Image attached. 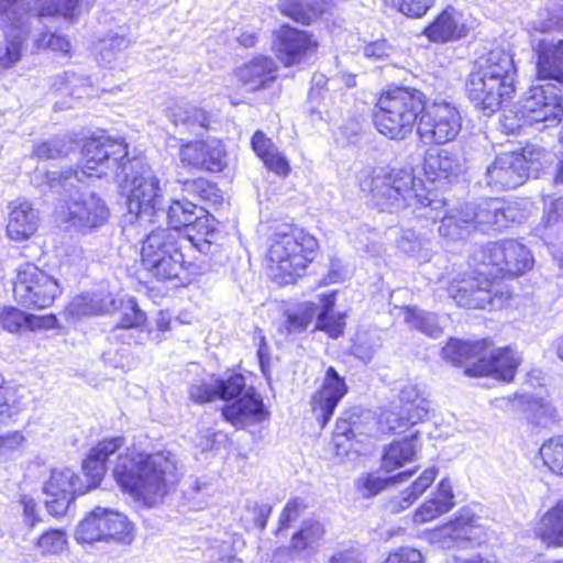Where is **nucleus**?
Here are the masks:
<instances>
[{"instance_id":"58","label":"nucleus","mask_w":563,"mask_h":563,"mask_svg":"<svg viewBox=\"0 0 563 563\" xmlns=\"http://www.w3.org/2000/svg\"><path fill=\"white\" fill-rule=\"evenodd\" d=\"M214 227L211 223V219L208 214H197V220H194V222L190 224L189 229L187 230V235L189 239L194 242L195 238L191 235V232H196L197 235H199L198 240H202L203 242L210 244L209 238H211L214 234Z\"/></svg>"},{"instance_id":"40","label":"nucleus","mask_w":563,"mask_h":563,"mask_svg":"<svg viewBox=\"0 0 563 563\" xmlns=\"http://www.w3.org/2000/svg\"><path fill=\"white\" fill-rule=\"evenodd\" d=\"M95 0H47L38 9V16L60 15L74 20L87 10Z\"/></svg>"},{"instance_id":"33","label":"nucleus","mask_w":563,"mask_h":563,"mask_svg":"<svg viewBox=\"0 0 563 563\" xmlns=\"http://www.w3.org/2000/svg\"><path fill=\"white\" fill-rule=\"evenodd\" d=\"M276 66L272 58L258 56L239 69L240 80L251 90L265 87L276 78Z\"/></svg>"},{"instance_id":"56","label":"nucleus","mask_w":563,"mask_h":563,"mask_svg":"<svg viewBox=\"0 0 563 563\" xmlns=\"http://www.w3.org/2000/svg\"><path fill=\"white\" fill-rule=\"evenodd\" d=\"M146 321L145 313L139 308L135 299L130 298L123 305L119 329L139 328Z\"/></svg>"},{"instance_id":"21","label":"nucleus","mask_w":563,"mask_h":563,"mask_svg":"<svg viewBox=\"0 0 563 563\" xmlns=\"http://www.w3.org/2000/svg\"><path fill=\"white\" fill-rule=\"evenodd\" d=\"M471 71L499 81L515 84L516 67L512 55L499 46L483 52L475 59Z\"/></svg>"},{"instance_id":"42","label":"nucleus","mask_w":563,"mask_h":563,"mask_svg":"<svg viewBox=\"0 0 563 563\" xmlns=\"http://www.w3.org/2000/svg\"><path fill=\"white\" fill-rule=\"evenodd\" d=\"M413 474L412 471H405L394 476L383 478L376 473H368L358 479V485L364 497L369 498L376 496L391 484H398L407 481Z\"/></svg>"},{"instance_id":"6","label":"nucleus","mask_w":563,"mask_h":563,"mask_svg":"<svg viewBox=\"0 0 563 563\" xmlns=\"http://www.w3.org/2000/svg\"><path fill=\"white\" fill-rule=\"evenodd\" d=\"M560 29H563L562 3H551L540 9L537 16L526 25L530 46L537 58L538 79L548 80L558 89H563V40L539 36V33Z\"/></svg>"},{"instance_id":"54","label":"nucleus","mask_w":563,"mask_h":563,"mask_svg":"<svg viewBox=\"0 0 563 563\" xmlns=\"http://www.w3.org/2000/svg\"><path fill=\"white\" fill-rule=\"evenodd\" d=\"M435 0H384L387 5L411 18H421L433 5Z\"/></svg>"},{"instance_id":"35","label":"nucleus","mask_w":563,"mask_h":563,"mask_svg":"<svg viewBox=\"0 0 563 563\" xmlns=\"http://www.w3.org/2000/svg\"><path fill=\"white\" fill-rule=\"evenodd\" d=\"M90 488L89 485L85 488L70 468H60L52 471L49 479L45 483L44 493L47 496L68 495L75 498V495L85 494Z\"/></svg>"},{"instance_id":"8","label":"nucleus","mask_w":563,"mask_h":563,"mask_svg":"<svg viewBox=\"0 0 563 563\" xmlns=\"http://www.w3.org/2000/svg\"><path fill=\"white\" fill-rule=\"evenodd\" d=\"M318 249L317 240L301 228L280 224L268 250L269 269L279 284H290L306 269Z\"/></svg>"},{"instance_id":"24","label":"nucleus","mask_w":563,"mask_h":563,"mask_svg":"<svg viewBox=\"0 0 563 563\" xmlns=\"http://www.w3.org/2000/svg\"><path fill=\"white\" fill-rule=\"evenodd\" d=\"M8 209V236L14 241H24L30 239L38 228V211L33 208L31 202L22 199L11 201Z\"/></svg>"},{"instance_id":"31","label":"nucleus","mask_w":563,"mask_h":563,"mask_svg":"<svg viewBox=\"0 0 563 563\" xmlns=\"http://www.w3.org/2000/svg\"><path fill=\"white\" fill-rule=\"evenodd\" d=\"M536 538L547 547H563V499L547 510L533 528Z\"/></svg>"},{"instance_id":"50","label":"nucleus","mask_w":563,"mask_h":563,"mask_svg":"<svg viewBox=\"0 0 563 563\" xmlns=\"http://www.w3.org/2000/svg\"><path fill=\"white\" fill-rule=\"evenodd\" d=\"M437 474L438 471L434 467L424 470L412 485L401 493L400 508L406 509L418 499L434 482Z\"/></svg>"},{"instance_id":"53","label":"nucleus","mask_w":563,"mask_h":563,"mask_svg":"<svg viewBox=\"0 0 563 563\" xmlns=\"http://www.w3.org/2000/svg\"><path fill=\"white\" fill-rule=\"evenodd\" d=\"M37 548L43 555L62 553L67 545V537L62 530H49L37 540Z\"/></svg>"},{"instance_id":"17","label":"nucleus","mask_w":563,"mask_h":563,"mask_svg":"<svg viewBox=\"0 0 563 563\" xmlns=\"http://www.w3.org/2000/svg\"><path fill=\"white\" fill-rule=\"evenodd\" d=\"M466 91L474 106L493 113L515 92V84L499 81L471 71L466 80Z\"/></svg>"},{"instance_id":"34","label":"nucleus","mask_w":563,"mask_h":563,"mask_svg":"<svg viewBox=\"0 0 563 563\" xmlns=\"http://www.w3.org/2000/svg\"><path fill=\"white\" fill-rule=\"evenodd\" d=\"M117 308L115 299L111 295H81L74 298L66 308L73 318H81L91 314L109 313Z\"/></svg>"},{"instance_id":"27","label":"nucleus","mask_w":563,"mask_h":563,"mask_svg":"<svg viewBox=\"0 0 563 563\" xmlns=\"http://www.w3.org/2000/svg\"><path fill=\"white\" fill-rule=\"evenodd\" d=\"M223 417L236 427L258 423L264 419V405L253 389H246L241 398L222 410Z\"/></svg>"},{"instance_id":"25","label":"nucleus","mask_w":563,"mask_h":563,"mask_svg":"<svg viewBox=\"0 0 563 563\" xmlns=\"http://www.w3.org/2000/svg\"><path fill=\"white\" fill-rule=\"evenodd\" d=\"M442 538V547H465L467 543H479L483 538V529L478 525V518L465 514L441 527L438 531Z\"/></svg>"},{"instance_id":"15","label":"nucleus","mask_w":563,"mask_h":563,"mask_svg":"<svg viewBox=\"0 0 563 563\" xmlns=\"http://www.w3.org/2000/svg\"><path fill=\"white\" fill-rule=\"evenodd\" d=\"M539 151L525 148L522 153H503L487 167L486 185L496 190L514 189L525 183Z\"/></svg>"},{"instance_id":"61","label":"nucleus","mask_w":563,"mask_h":563,"mask_svg":"<svg viewBox=\"0 0 563 563\" xmlns=\"http://www.w3.org/2000/svg\"><path fill=\"white\" fill-rule=\"evenodd\" d=\"M262 161L269 170L279 176L285 177L290 172V166L286 157L278 151V148L264 157Z\"/></svg>"},{"instance_id":"39","label":"nucleus","mask_w":563,"mask_h":563,"mask_svg":"<svg viewBox=\"0 0 563 563\" xmlns=\"http://www.w3.org/2000/svg\"><path fill=\"white\" fill-rule=\"evenodd\" d=\"M417 449L411 440H402L390 443L383 453L382 468L389 473L402 467L406 463L416 459Z\"/></svg>"},{"instance_id":"55","label":"nucleus","mask_w":563,"mask_h":563,"mask_svg":"<svg viewBox=\"0 0 563 563\" xmlns=\"http://www.w3.org/2000/svg\"><path fill=\"white\" fill-rule=\"evenodd\" d=\"M218 398L233 399L245 388V379L241 374H232L225 379L216 380Z\"/></svg>"},{"instance_id":"46","label":"nucleus","mask_w":563,"mask_h":563,"mask_svg":"<svg viewBox=\"0 0 563 563\" xmlns=\"http://www.w3.org/2000/svg\"><path fill=\"white\" fill-rule=\"evenodd\" d=\"M130 45V40L117 32H111L97 43L99 60L107 66H111L118 55Z\"/></svg>"},{"instance_id":"63","label":"nucleus","mask_w":563,"mask_h":563,"mask_svg":"<svg viewBox=\"0 0 563 563\" xmlns=\"http://www.w3.org/2000/svg\"><path fill=\"white\" fill-rule=\"evenodd\" d=\"M385 563H422V555L413 548H400L390 553Z\"/></svg>"},{"instance_id":"5","label":"nucleus","mask_w":563,"mask_h":563,"mask_svg":"<svg viewBox=\"0 0 563 563\" xmlns=\"http://www.w3.org/2000/svg\"><path fill=\"white\" fill-rule=\"evenodd\" d=\"M489 340L466 342L451 339L442 349V356L456 366L465 367L468 376L492 375L510 382L521 362V357L510 347H500L489 352Z\"/></svg>"},{"instance_id":"29","label":"nucleus","mask_w":563,"mask_h":563,"mask_svg":"<svg viewBox=\"0 0 563 563\" xmlns=\"http://www.w3.org/2000/svg\"><path fill=\"white\" fill-rule=\"evenodd\" d=\"M424 35L435 43L457 40L465 34L462 16L453 7L444 9L423 31Z\"/></svg>"},{"instance_id":"9","label":"nucleus","mask_w":563,"mask_h":563,"mask_svg":"<svg viewBox=\"0 0 563 563\" xmlns=\"http://www.w3.org/2000/svg\"><path fill=\"white\" fill-rule=\"evenodd\" d=\"M562 91L552 82L532 86L514 109L505 111L504 128L509 133H516L525 125L556 124L563 115Z\"/></svg>"},{"instance_id":"37","label":"nucleus","mask_w":563,"mask_h":563,"mask_svg":"<svg viewBox=\"0 0 563 563\" xmlns=\"http://www.w3.org/2000/svg\"><path fill=\"white\" fill-rule=\"evenodd\" d=\"M324 533L325 530L321 522L305 520L301 528L291 537L290 548L296 552L314 553L319 549Z\"/></svg>"},{"instance_id":"36","label":"nucleus","mask_w":563,"mask_h":563,"mask_svg":"<svg viewBox=\"0 0 563 563\" xmlns=\"http://www.w3.org/2000/svg\"><path fill=\"white\" fill-rule=\"evenodd\" d=\"M282 14L301 24H310L323 12L321 0H279Z\"/></svg>"},{"instance_id":"19","label":"nucleus","mask_w":563,"mask_h":563,"mask_svg":"<svg viewBox=\"0 0 563 563\" xmlns=\"http://www.w3.org/2000/svg\"><path fill=\"white\" fill-rule=\"evenodd\" d=\"M465 205L468 210L467 216L475 224V231L483 233L500 230L517 219V212L510 203L498 198H485Z\"/></svg>"},{"instance_id":"62","label":"nucleus","mask_w":563,"mask_h":563,"mask_svg":"<svg viewBox=\"0 0 563 563\" xmlns=\"http://www.w3.org/2000/svg\"><path fill=\"white\" fill-rule=\"evenodd\" d=\"M252 148L256 155L263 159L271 153L275 152L277 147L273 141L265 135L262 131H256L251 140Z\"/></svg>"},{"instance_id":"44","label":"nucleus","mask_w":563,"mask_h":563,"mask_svg":"<svg viewBox=\"0 0 563 563\" xmlns=\"http://www.w3.org/2000/svg\"><path fill=\"white\" fill-rule=\"evenodd\" d=\"M18 388L7 385L0 376V424H7L23 410Z\"/></svg>"},{"instance_id":"52","label":"nucleus","mask_w":563,"mask_h":563,"mask_svg":"<svg viewBox=\"0 0 563 563\" xmlns=\"http://www.w3.org/2000/svg\"><path fill=\"white\" fill-rule=\"evenodd\" d=\"M319 310V305L314 302H305L299 312L287 314L286 329L289 334L300 333L312 321Z\"/></svg>"},{"instance_id":"57","label":"nucleus","mask_w":563,"mask_h":563,"mask_svg":"<svg viewBox=\"0 0 563 563\" xmlns=\"http://www.w3.org/2000/svg\"><path fill=\"white\" fill-rule=\"evenodd\" d=\"M306 508V505L301 498H294L289 500L284 507L279 520H278V530H285L290 527V525L296 521L301 511Z\"/></svg>"},{"instance_id":"1","label":"nucleus","mask_w":563,"mask_h":563,"mask_svg":"<svg viewBox=\"0 0 563 563\" xmlns=\"http://www.w3.org/2000/svg\"><path fill=\"white\" fill-rule=\"evenodd\" d=\"M112 173L126 195V208L141 221H153L163 211L159 178L142 157L128 158L123 141L106 135L87 140L82 147V167L47 172L45 178L52 191H70L78 185H89L92 177Z\"/></svg>"},{"instance_id":"28","label":"nucleus","mask_w":563,"mask_h":563,"mask_svg":"<svg viewBox=\"0 0 563 563\" xmlns=\"http://www.w3.org/2000/svg\"><path fill=\"white\" fill-rule=\"evenodd\" d=\"M159 187L162 189V192L164 194V188L161 185ZM162 208V213L155 216L153 221H141L140 219H137L135 214H129L131 216V219H134L140 225L155 223L159 221L161 218H164L166 216L167 222L170 225V228H168L167 230H174L180 234L179 230L181 228H186V230H188L194 220H197V211H199L200 213L205 212L202 208L198 209L194 202H190L188 200H174L169 205L168 209L165 210L164 195Z\"/></svg>"},{"instance_id":"30","label":"nucleus","mask_w":563,"mask_h":563,"mask_svg":"<svg viewBox=\"0 0 563 563\" xmlns=\"http://www.w3.org/2000/svg\"><path fill=\"white\" fill-rule=\"evenodd\" d=\"M170 122L180 130L190 134H200L208 128L210 117L203 109L189 102H177L167 112Z\"/></svg>"},{"instance_id":"47","label":"nucleus","mask_w":563,"mask_h":563,"mask_svg":"<svg viewBox=\"0 0 563 563\" xmlns=\"http://www.w3.org/2000/svg\"><path fill=\"white\" fill-rule=\"evenodd\" d=\"M540 455L553 473L563 475V435L545 441L540 448Z\"/></svg>"},{"instance_id":"7","label":"nucleus","mask_w":563,"mask_h":563,"mask_svg":"<svg viewBox=\"0 0 563 563\" xmlns=\"http://www.w3.org/2000/svg\"><path fill=\"white\" fill-rule=\"evenodd\" d=\"M423 109L424 93L420 90L406 87L387 89L376 102L374 126L389 140H406L418 125Z\"/></svg>"},{"instance_id":"41","label":"nucleus","mask_w":563,"mask_h":563,"mask_svg":"<svg viewBox=\"0 0 563 563\" xmlns=\"http://www.w3.org/2000/svg\"><path fill=\"white\" fill-rule=\"evenodd\" d=\"M29 29L20 27L19 31L5 30V44L0 47V66L9 68L21 58L23 43L29 36Z\"/></svg>"},{"instance_id":"10","label":"nucleus","mask_w":563,"mask_h":563,"mask_svg":"<svg viewBox=\"0 0 563 563\" xmlns=\"http://www.w3.org/2000/svg\"><path fill=\"white\" fill-rule=\"evenodd\" d=\"M180 234L174 230L152 231L143 241L141 261L143 267L157 280L181 278L194 274L192 264L184 260Z\"/></svg>"},{"instance_id":"32","label":"nucleus","mask_w":563,"mask_h":563,"mask_svg":"<svg viewBox=\"0 0 563 563\" xmlns=\"http://www.w3.org/2000/svg\"><path fill=\"white\" fill-rule=\"evenodd\" d=\"M454 506V494L449 479H442L434 493V496L423 503L415 512L413 521L424 523L431 521L442 514L448 512Z\"/></svg>"},{"instance_id":"13","label":"nucleus","mask_w":563,"mask_h":563,"mask_svg":"<svg viewBox=\"0 0 563 563\" xmlns=\"http://www.w3.org/2000/svg\"><path fill=\"white\" fill-rule=\"evenodd\" d=\"M62 294L58 280L32 263L16 268L13 296L18 303L29 309H45Z\"/></svg>"},{"instance_id":"45","label":"nucleus","mask_w":563,"mask_h":563,"mask_svg":"<svg viewBox=\"0 0 563 563\" xmlns=\"http://www.w3.org/2000/svg\"><path fill=\"white\" fill-rule=\"evenodd\" d=\"M25 15L26 3L24 0H0V22L7 30L29 29L24 21Z\"/></svg>"},{"instance_id":"38","label":"nucleus","mask_w":563,"mask_h":563,"mask_svg":"<svg viewBox=\"0 0 563 563\" xmlns=\"http://www.w3.org/2000/svg\"><path fill=\"white\" fill-rule=\"evenodd\" d=\"M320 301L321 305L319 306V310L316 314L317 329L324 331L331 338L336 339L343 333L345 316L333 311L334 294L323 295Z\"/></svg>"},{"instance_id":"22","label":"nucleus","mask_w":563,"mask_h":563,"mask_svg":"<svg viewBox=\"0 0 563 563\" xmlns=\"http://www.w3.org/2000/svg\"><path fill=\"white\" fill-rule=\"evenodd\" d=\"M347 391L344 378L330 366L325 372L322 388L313 396V411L322 419L321 426L324 427L331 419L335 407Z\"/></svg>"},{"instance_id":"23","label":"nucleus","mask_w":563,"mask_h":563,"mask_svg":"<svg viewBox=\"0 0 563 563\" xmlns=\"http://www.w3.org/2000/svg\"><path fill=\"white\" fill-rule=\"evenodd\" d=\"M466 158L461 150H439L424 158V173L432 180L451 179L464 173Z\"/></svg>"},{"instance_id":"64","label":"nucleus","mask_w":563,"mask_h":563,"mask_svg":"<svg viewBox=\"0 0 563 563\" xmlns=\"http://www.w3.org/2000/svg\"><path fill=\"white\" fill-rule=\"evenodd\" d=\"M543 220L547 227L563 222V197L556 198L545 208Z\"/></svg>"},{"instance_id":"51","label":"nucleus","mask_w":563,"mask_h":563,"mask_svg":"<svg viewBox=\"0 0 563 563\" xmlns=\"http://www.w3.org/2000/svg\"><path fill=\"white\" fill-rule=\"evenodd\" d=\"M26 312L13 306L0 307V333H19L26 330Z\"/></svg>"},{"instance_id":"59","label":"nucleus","mask_w":563,"mask_h":563,"mask_svg":"<svg viewBox=\"0 0 563 563\" xmlns=\"http://www.w3.org/2000/svg\"><path fill=\"white\" fill-rule=\"evenodd\" d=\"M25 438L20 431H11L0 434V459H7L22 449Z\"/></svg>"},{"instance_id":"48","label":"nucleus","mask_w":563,"mask_h":563,"mask_svg":"<svg viewBox=\"0 0 563 563\" xmlns=\"http://www.w3.org/2000/svg\"><path fill=\"white\" fill-rule=\"evenodd\" d=\"M428 244L427 238L417 234L415 230H404L400 238L397 240V246L404 253L410 256H417L426 258L428 256Z\"/></svg>"},{"instance_id":"60","label":"nucleus","mask_w":563,"mask_h":563,"mask_svg":"<svg viewBox=\"0 0 563 563\" xmlns=\"http://www.w3.org/2000/svg\"><path fill=\"white\" fill-rule=\"evenodd\" d=\"M185 189L189 192H197L205 200H211L214 197V201H217L219 198L218 189L203 178L186 181Z\"/></svg>"},{"instance_id":"4","label":"nucleus","mask_w":563,"mask_h":563,"mask_svg":"<svg viewBox=\"0 0 563 563\" xmlns=\"http://www.w3.org/2000/svg\"><path fill=\"white\" fill-rule=\"evenodd\" d=\"M112 476L122 490L154 506L177 482V460L169 451L120 454Z\"/></svg>"},{"instance_id":"14","label":"nucleus","mask_w":563,"mask_h":563,"mask_svg":"<svg viewBox=\"0 0 563 563\" xmlns=\"http://www.w3.org/2000/svg\"><path fill=\"white\" fill-rule=\"evenodd\" d=\"M462 128L461 114L448 102L427 104L420 113L417 133L424 144H444L455 140Z\"/></svg>"},{"instance_id":"49","label":"nucleus","mask_w":563,"mask_h":563,"mask_svg":"<svg viewBox=\"0 0 563 563\" xmlns=\"http://www.w3.org/2000/svg\"><path fill=\"white\" fill-rule=\"evenodd\" d=\"M74 148V142L67 137H55L34 146L33 153L41 159H52L67 155Z\"/></svg>"},{"instance_id":"2","label":"nucleus","mask_w":563,"mask_h":563,"mask_svg":"<svg viewBox=\"0 0 563 563\" xmlns=\"http://www.w3.org/2000/svg\"><path fill=\"white\" fill-rule=\"evenodd\" d=\"M368 189L373 203L382 211L398 212L413 208L418 219L441 220L439 234L451 241L464 240L475 231V224L467 216L466 205L446 209V202L433 192H426L421 179L405 168L379 167L362 181Z\"/></svg>"},{"instance_id":"11","label":"nucleus","mask_w":563,"mask_h":563,"mask_svg":"<svg viewBox=\"0 0 563 563\" xmlns=\"http://www.w3.org/2000/svg\"><path fill=\"white\" fill-rule=\"evenodd\" d=\"M87 185H78L70 191L60 189L55 191L66 197L59 208V217L80 234H91L104 227L110 219V209L107 202L98 195L80 192Z\"/></svg>"},{"instance_id":"3","label":"nucleus","mask_w":563,"mask_h":563,"mask_svg":"<svg viewBox=\"0 0 563 563\" xmlns=\"http://www.w3.org/2000/svg\"><path fill=\"white\" fill-rule=\"evenodd\" d=\"M473 261L476 275L453 280L448 288L456 305L471 309L500 308L504 292L499 295L497 279L517 277L533 265L531 252L515 240L489 242L475 251Z\"/></svg>"},{"instance_id":"12","label":"nucleus","mask_w":563,"mask_h":563,"mask_svg":"<svg viewBox=\"0 0 563 563\" xmlns=\"http://www.w3.org/2000/svg\"><path fill=\"white\" fill-rule=\"evenodd\" d=\"M75 539L79 543L104 541L130 544L134 539V526L125 515L98 506L79 522Z\"/></svg>"},{"instance_id":"18","label":"nucleus","mask_w":563,"mask_h":563,"mask_svg":"<svg viewBox=\"0 0 563 563\" xmlns=\"http://www.w3.org/2000/svg\"><path fill=\"white\" fill-rule=\"evenodd\" d=\"M275 37L277 57L285 66L300 64L319 47L318 41L311 33L288 24L280 26Z\"/></svg>"},{"instance_id":"26","label":"nucleus","mask_w":563,"mask_h":563,"mask_svg":"<svg viewBox=\"0 0 563 563\" xmlns=\"http://www.w3.org/2000/svg\"><path fill=\"white\" fill-rule=\"evenodd\" d=\"M124 444L123 437L106 438L90 450L87 459L82 462V470L89 479V487H95L101 482L106 473L107 460Z\"/></svg>"},{"instance_id":"16","label":"nucleus","mask_w":563,"mask_h":563,"mask_svg":"<svg viewBox=\"0 0 563 563\" xmlns=\"http://www.w3.org/2000/svg\"><path fill=\"white\" fill-rule=\"evenodd\" d=\"M399 411H387L382 422L389 431L402 433L410 427L423 422L430 411V401L417 385L406 384L399 391Z\"/></svg>"},{"instance_id":"20","label":"nucleus","mask_w":563,"mask_h":563,"mask_svg":"<svg viewBox=\"0 0 563 563\" xmlns=\"http://www.w3.org/2000/svg\"><path fill=\"white\" fill-rule=\"evenodd\" d=\"M179 157L183 164L208 172H221L225 163V148L218 139L188 142L181 145Z\"/></svg>"},{"instance_id":"43","label":"nucleus","mask_w":563,"mask_h":563,"mask_svg":"<svg viewBox=\"0 0 563 563\" xmlns=\"http://www.w3.org/2000/svg\"><path fill=\"white\" fill-rule=\"evenodd\" d=\"M406 323L430 338H439L442 329L438 323L437 316L417 308H407L405 313Z\"/></svg>"}]
</instances>
